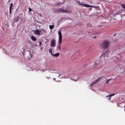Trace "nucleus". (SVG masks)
<instances>
[{
    "label": "nucleus",
    "instance_id": "nucleus-1",
    "mask_svg": "<svg viewBox=\"0 0 125 125\" xmlns=\"http://www.w3.org/2000/svg\"><path fill=\"white\" fill-rule=\"evenodd\" d=\"M110 42L107 40H105L101 43L100 46L104 49H106L110 45Z\"/></svg>",
    "mask_w": 125,
    "mask_h": 125
},
{
    "label": "nucleus",
    "instance_id": "nucleus-2",
    "mask_svg": "<svg viewBox=\"0 0 125 125\" xmlns=\"http://www.w3.org/2000/svg\"><path fill=\"white\" fill-rule=\"evenodd\" d=\"M59 38L58 41V46L57 50H60V44L62 42V34L61 31L58 32Z\"/></svg>",
    "mask_w": 125,
    "mask_h": 125
},
{
    "label": "nucleus",
    "instance_id": "nucleus-3",
    "mask_svg": "<svg viewBox=\"0 0 125 125\" xmlns=\"http://www.w3.org/2000/svg\"><path fill=\"white\" fill-rule=\"evenodd\" d=\"M57 12L58 13H60L61 12L64 13H68L69 12V11L68 10H64L62 8H61L57 10Z\"/></svg>",
    "mask_w": 125,
    "mask_h": 125
},
{
    "label": "nucleus",
    "instance_id": "nucleus-4",
    "mask_svg": "<svg viewBox=\"0 0 125 125\" xmlns=\"http://www.w3.org/2000/svg\"><path fill=\"white\" fill-rule=\"evenodd\" d=\"M50 46L53 47L55 46V40L53 39L51 41Z\"/></svg>",
    "mask_w": 125,
    "mask_h": 125
},
{
    "label": "nucleus",
    "instance_id": "nucleus-5",
    "mask_svg": "<svg viewBox=\"0 0 125 125\" xmlns=\"http://www.w3.org/2000/svg\"><path fill=\"white\" fill-rule=\"evenodd\" d=\"M79 79L78 76L77 75H75L73 76V78H71V79L72 80H73L75 81H76L77 80H78Z\"/></svg>",
    "mask_w": 125,
    "mask_h": 125
},
{
    "label": "nucleus",
    "instance_id": "nucleus-6",
    "mask_svg": "<svg viewBox=\"0 0 125 125\" xmlns=\"http://www.w3.org/2000/svg\"><path fill=\"white\" fill-rule=\"evenodd\" d=\"M34 33L35 34H36L39 35L40 34V32L41 31H39V30L38 29L37 30H34Z\"/></svg>",
    "mask_w": 125,
    "mask_h": 125
},
{
    "label": "nucleus",
    "instance_id": "nucleus-7",
    "mask_svg": "<svg viewBox=\"0 0 125 125\" xmlns=\"http://www.w3.org/2000/svg\"><path fill=\"white\" fill-rule=\"evenodd\" d=\"M100 81V78H99V79L96 80H95V81H94V82H93L92 83H91V86H92L93 85L95 84L96 83H98V82H99V81Z\"/></svg>",
    "mask_w": 125,
    "mask_h": 125
},
{
    "label": "nucleus",
    "instance_id": "nucleus-8",
    "mask_svg": "<svg viewBox=\"0 0 125 125\" xmlns=\"http://www.w3.org/2000/svg\"><path fill=\"white\" fill-rule=\"evenodd\" d=\"M13 6V3H11V4H10V8H9V13L10 14H11V9H12V8Z\"/></svg>",
    "mask_w": 125,
    "mask_h": 125
},
{
    "label": "nucleus",
    "instance_id": "nucleus-9",
    "mask_svg": "<svg viewBox=\"0 0 125 125\" xmlns=\"http://www.w3.org/2000/svg\"><path fill=\"white\" fill-rule=\"evenodd\" d=\"M30 38H31L32 40V41H36V39L34 36H31L30 37Z\"/></svg>",
    "mask_w": 125,
    "mask_h": 125
},
{
    "label": "nucleus",
    "instance_id": "nucleus-10",
    "mask_svg": "<svg viewBox=\"0 0 125 125\" xmlns=\"http://www.w3.org/2000/svg\"><path fill=\"white\" fill-rule=\"evenodd\" d=\"M115 95L114 94H110L109 95H107L106 96V97H109V99H111V97L112 96H113Z\"/></svg>",
    "mask_w": 125,
    "mask_h": 125
},
{
    "label": "nucleus",
    "instance_id": "nucleus-11",
    "mask_svg": "<svg viewBox=\"0 0 125 125\" xmlns=\"http://www.w3.org/2000/svg\"><path fill=\"white\" fill-rule=\"evenodd\" d=\"M19 17L18 16L16 17H15V19H14V20H15V21L16 22H17L18 21V20H19Z\"/></svg>",
    "mask_w": 125,
    "mask_h": 125
},
{
    "label": "nucleus",
    "instance_id": "nucleus-12",
    "mask_svg": "<svg viewBox=\"0 0 125 125\" xmlns=\"http://www.w3.org/2000/svg\"><path fill=\"white\" fill-rule=\"evenodd\" d=\"M84 6L87 7H92V6L87 4H84Z\"/></svg>",
    "mask_w": 125,
    "mask_h": 125
},
{
    "label": "nucleus",
    "instance_id": "nucleus-13",
    "mask_svg": "<svg viewBox=\"0 0 125 125\" xmlns=\"http://www.w3.org/2000/svg\"><path fill=\"white\" fill-rule=\"evenodd\" d=\"M46 31L45 30L43 29H42V31H41V32L42 34L43 33H46Z\"/></svg>",
    "mask_w": 125,
    "mask_h": 125
},
{
    "label": "nucleus",
    "instance_id": "nucleus-14",
    "mask_svg": "<svg viewBox=\"0 0 125 125\" xmlns=\"http://www.w3.org/2000/svg\"><path fill=\"white\" fill-rule=\"evenodd\" d=\"M54 25H49V28H50L51 29H53V28H54Z\"/></svg>",
    "mask_w": 125,
    "mask_h": 125
},
{
    "label": "nucleus",
    "instance_id": "nucleus-15",
    "mask_svg": "<svg viewBox=\"0 0 125 125\" xmlns=\"http://www.w3.org/2000/svg\"><path fill=\"white\" fill-rule=\"evenodd\" d=\"M60 53H55V54H54V56H56V57H57L59 56V55Z\"/></svg>",
    "mask_w": 125,
    "mask_h": 125
},
{
    "label": "nucleus",
    "instance_id": "nucleus-16",
    "mask_svg": "<svg viewBox=\"0 0 125 125\" xmlns=\"http://www.w3.org/2000/svg\"><path fill=\"white\" fill-rule=\"evenodd\" d=\"M121 6L123 8L125 9V4H122Z\"/></svg>",
    "mask_w": 125,
    "mask_h": 125
},
{
    "label": "nucleus",
    "instance_id": "nucleus-17",
    "mask_svg": "<svg viewBox=\"0 0 125 125\" xmlns=\"http://www.w3.org/2000/svg\"><path fill=\"white\" fill-rule=\"evenodd\" d=\"M49 52L50 53H52V48H51L49 50Z\"/></svg>",
    "mask_w": 125,
    "mask_h": 125
},
{
    "label": "nucleus",
    "instance_id": "nucleus-18",
    "mask_svg": "<svg viewBox=\"0 0 125 125\" xmlns=\"http://www.w3.org/2000/svg\"><path fill=\"white\" fill-rule=\"evenodd\" d=\"M91 24H88L87 25V27H91Z\"/></svg>",
    "mask_w": 125,
    "mask_h": 125
},
{
    "label": "nucleus",
    "instance_id": "nucleus-19",
    "mask_svg": "<svg viewBox=\"0 0 125 125\" xmlns=\"http://www.w3.org/2000/svg\"><path fill=\"white\" fill-rule=\"evenodd\" d=\"M27 51L29 52V55H30V56H31V53L30 51L28 50H27Z\"/></svg>",
    "mask_w": 125,
    "mask_h": 125
},
{
    "label": "nucleus",
    "instance_id": "nucleus-20",
    "mask_svg": "<svg viewBox=\"0 0 125 125\" xmlns=\"http://www.w3.org/2000/svg\"><path fill=\"white\" fill-rule=\"evenodd\" d=\"M110 80H107V81H106V83H108L109 82V81H110Z\"/></svg>",
    "mask_w": 125,
    "mask_h": 125
},
{
    "label": "nucleus",
    "instance_id": "nucleus-21",
    "mask_svg": "<svg viewBox=\"0 0 125 125\" xmlns=\"http://www.w3.org/2000/svg\"><path fill=\"white\" fill-rule=\"evenodd\" d=\"M39 46H41V42H39Z\"/></svg>",
    "mask_w": 125,
    "mask_h": 125
},
{
    "label": "nucleus",
    "instance_id": "nucleus-22",
    "mask_svg": "<svg viewBox=\"0 0 125 125\" xmlns=\"http://www.w3.org/2000/svg\"><path fill=\"white\" fill-rule=\"evenodd\" d=\"M21 21H23V22H24V19L23 18H21Z\"/></svg>",
    "mask_w": 125,
    "mask_h": 125
},
{
    "label": "nucleus",
    "instance_id": "nucleus-23",
    "mask_svg": "<svg viewBox=\"0 0 125 125\" xmlns=\"http://www.w3.org/2000/svg\"><path fill=\"white\" fill-rule=\"evenodd\" d=\"M103 54L104 55H107V52H106L104 53Z\"/></svg>",
    "mask_w": 125,
    "mask_h": 125
},
{
    "label": "nucleus",
    "instance_id": "nucleus-24",
    "mask_svg": "<svg viewBox=\"0 0 125 125\" xmlns=\"http://www.w3.org/2000/svg\"><path fill=\"white\" fill-rule=\"evenodd\" d=\"M31 10H32L30 8H29V11L30 12Z\"/></svg>",
    "mask_w": 125,
    "mask_h": 125
},
{
    "label": "nucleus",
    "instance_id": "nucleus-25",
    "mask_svg": "<svg viewBox=\"0 0 125 125\" xmlns=\"http://www.w3.org/2000/svg\"><path fill=\"white\" fill-rule=\"evenodd\" d=\"M46 78L48 79H50V77H46Z\"/></svg>",
    "mask_w": 125,
    "mask_h": 125
},
{
    "label": "nucleus",
    "instance_id": "nucleus-26",
    "mask_svg": "<svg viewBox=\"0 0 125 125\" xmlns=\"http://www.w3.org/2000/svg\"><path fill=\"white\" fill-rule=\"evenodd\" d=\"M51 53V54H52V55L53 56V55H54V54H53V53Z\"/></svg>",
    "mask_w": 125,
    "mask_h": 125
},
{
    "label": "nucleus",
    "instance_id": "nucleus-27",
    "mask_svg": "<svg viewBox=\"0 0 125 125\" xmlns=\"http://www.w3.org/2000/svg\"><path fill=\"white\" fill-rule=\"evenodd\" d=\"M61 4V3H58V5H60V4Z\"/></svg>",
    "mask_w": 125,
    "mask_h": 125
},
{
    "label": "nucleus",
    "instance_id": "nucleus-28",
    "mask_svg": "<svg viewBox=\"0 0 125 125\" xmlns=\"http://www.w3.org/2000/svg\"><path fill=\"white\" fill-rule=\"evenodd\" d=\"M9 0V1H8V3L9 2H10V0Z\"/></svg>",
    "mask_w": 125,
    "mask_h": 125
},
{
    "label": "nucleus",
    "instance_id": "nucleus-29",
    "mask_svg": "<svg viewBox=\"0 0 125 125\" xmlns=\"http://www.w3.org/2000/svg\"><path fill=\"white\" fill-rule=\"evenodd\" d=\"M96 38V36H95L94 37V38Z\"/></svg>",
    "mask_w": 125,
    "mask_h": 125
},
{
    "label": "nucleus",
    "instance_id": "nucleus-30",
    "mask_svg": "<svg viewBox=\"0 0 125 125\" xmlns=\"http://www.w3.org/2000/svg\"><path fill=\"white\" fill-rule=\"evenodd\" d=\"M95 64H97V63H96L95 62Z\"/></svg>",
    "mask_w": 125,
    "mask_h": 125
},
{
    "label": "nucleus",
    "instance_id": "nucleus-31",
    "mask_svg": "<svg viewBox=\"0 0 125 125\" xmlns=\"http://www.w3.org/2000/svg\"><path fill=\"white\" fill-rule=\"evenodd\" d=\"M54 80H55V78H54Z\"/></svg>",
    "mask_w": 125,
    "mask_h": 125
},
{
    "label": "nucleus",
    "instance_id": "nucleus-32",
    "mask_svg": "<svg viewBox=\"0 0 125 125\" xmlns=\"http://www.w3.org/2000/svg\"><path fill=\"white\" fill-rule=\"evenodd\" d=\"M97 61H98V62H99V60H97Z\"/></svg>",
    "mask_w": 125,
    "mask_h": 125
},
{
    "label": "nucleus",
    "instance_id": "nucleus-33",
    "mask_svg": "<svg viewBox=\"0 0 125 125\" xmlns=\"http://www.w3.org/2000/svg\"><path fill=\"white\" fill-rule=\"evenodd\" d=\"M116 34H114V35H116Z\"/></svg>",
    "mask_w": 125,
    "mask_h": 125
},
{
    "label": "nucleus",
    "instance_id": "nucleus-34",
    "mask_svg": "<svg viewBox=\"0 0 125 125\" xmlns=\"http://www.w3.org/2000/svg\"><path fill=\"white\" fill-rule=\"evenodd\" d=\"M107 98H109V97H107Z\"/></svg>",
    "mask_w": 125,
    "mask_h": 125
},
{
    "label": "nucleus",
    "instance_id": "nucleus-35",
    "mask_svg": "<svg viewBox=\"0 0 125 125\" xmlns=\"http://www.w3.org/2000/svg\"><path fill=\"white\" fill-rule=\"evenodd\" d=\"M124 110H125V109H124Z\"/></svg>",
    "mask_w": 125,
    "mask_h": 125
},
{
    "label": "nucleus",
    "instance_id": "nucleus-36",
    "mask_svg": "<svg viewBox=\"0 0 125 125\" xmlns=\"http://www.w3.org/2000/svg\"><path fill=\"white\" fill-rule=\"evenodd\" d=\"M60 76V75H59V76Z\"/></svg>",
    "mask_w": 125,
    "mask_h": 125
}]
</instances>
